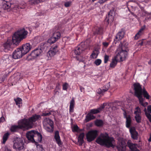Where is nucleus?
Masks as SVG:
<instances>
[{
  "instance_id": "nucleus-1",
  "label": "nucleus",
  "mask_w": 151,
  "mask_h": 151,
  "mask_svg": "<svg viewBox=\"0 0 151 151\" xmlns=\"http://www.w3.org/2000/svg\"><path fill=\"white\" fill-rule=\"evenodd\" d=\"M133 86L135 95L138 99L140 103L142 105L144 101L142 95L147 99H149L150 95L144 87L142 89L139 83H135Z\"/></svg>"
},
{
  "instance_id": "nucleus-2",
  "label": "nucleus",
  "mask_w": 151,
  "mask_h": 151,
  "mask_svg": "<svg viewBox=\"0 0 151 151\" xmlns=\"http://www.w3.org/2000/svg\"><path fill=\"white\" fill-rule=\"evenodd\" d=\"M40 115L35 114L29 119L24 118L19 121V124L21 129H27L32 128L33 122H35L41 118Z\"/></svg>"
},
{
  "instance_id": "nucleus-3",
  "label": "nucleus",
  "mask_w": 151,
  "mask_h": 151,
  "mask_svg": "<svg viewBox=\"0 0 151 151\" xmlns=\"http://www.w3.org/2000/svg\"><path fill=\"white\" fill-rule=\"evenodd\" d=\"M96 142L98 144L105 145L108 147H112L114 148L115 140L113 137H109L108 135H105L104 134H101L100 136L97 138Z\"/></svg>"
},
{
  "instance_id": "nucleus-4",
  "label": "nucleus",
  "mask_w": 151,
  "mask_h": 151,
  "mask_svg": "<svg viewBox=\"0 0 151 151\" xmlns=\"http://www.w3.org/2000/svg\"><path fill=\"white\" fill-rule=\"evenodd\" d=\"M28 32L24 28H23L15 32L12 37V43L17 45L23 39L27 37Z\"/></svg>"
},
{
  "instance_id": "nucleus-5",
  "label": "nucleus",
  "mask_w": 151,
  "mask_h": 151,
  "mask_svg": "<svg viewBox=\"0 0 151 151\" xmlns=\"http://www.w3.org/2000/svg\"><path fill=\"white\" fill-rule=\"evenodd\" d=\"M60 33L59 32H55L53 33L52 37L48 39L47 42L42 44V46H44L46 49L50 47V45L57 41L60 38Z\"/></svg>"
},
{
  "instance_id": "nucleus-6",
  "label": "nucleus",
  "mask_w": 151,
  "mask_h": 151,
  "mask_svg": "<svg viewBox=\"0 0 151 151\" xmlns=\"http://www.w3.org/2000/svg\"><path fill=\"white\" fill-rule=\"evenodd\" d=\"M127 56V52L126 50H123L122 47L117 49L116 55L115 57L118 60L120 61L124 60Z\"/></svg>"
},
{
  "instance_id": "nucleus-7",
  "label": "nucleus",
  "mask_w": 151,
  "mask_h": 151,
  "mask_svg": "<svg viewBox=\"0 0 151 151\" xmlns=\"http://www.w3.org/2000/svg\"><path fill=\"white\" fill-rule=\"evenodd\" d=\"M46 49L42 44L40 47L33 50L28 56V58L32 59L36 58L40 55L42 52V50Z\"/></svg>"
},
{
  "instance_id": "nucleus-8",
  "label": "nucleus",
  "mask_w": 151,
  "mask_h": 151,
  "mask_svg": "<svg viewBox=\"0 0 151 151\" xmlns=\"http://www.w3.org/2000/svg\"><path fill=\"white\" fill-rule=\"evenodd\" d=\"M24 145L22 139L17 137L14 139L13 147L17 150L20 151L24 149Z\"/></svg>"
},
{
  "instance_id": "nucleus-9",
  "label": "nucleus",
  "mask_w": 151,
  "mask_h": 151,
  "mask_svg": "<svg viewBox=\"0 0 151 151\" xmlns=\"http://www.w3.org/2000/svg\"><path fill=\"white\" fill-rule=\"evenodd\" d=\"M12 43L11 40H8L2 46H1L0 50L1 51L8 52L13 50Z\"/></svg>"
},
{
  "instance_id": "nucleus-10",
  "label": "nucleus",
  "mask_w": 151,
  "mask_h": 151,
  "mask_svg": "<svg viewBox=\"0 0 151 151\" xmlns=\"http://www.w3.org/2000/svg\"><path fill=\"white\" fill-rule=\"evenodd\" d=\"M97 130H92L86 134V138L88 141L91 142L98 135Z\"/></svg>"
},
{
  "instance_id": "nucleus-11",
  "label": "nucleus",
  "mask_w": 151,
  "mask_h": 151,
  "mask_svg": "<svg viewBox=\"0 0 151 151\" xmlns=\"http://www.w3.org/2000/svg\"><path fill=\"white\" fill-rule=\"evenodd\" d=\"M59 49L57 45H54L50 48V50L47 52L50 57H52L59 53Z\"/></svg>"
},
{
  "instance_id": "nucleus-12",
  "label": "nucleus",
  "mask_w": 151,
  "mask_h": 151,
  "mask_svg": "<svg viewBox=\"0 0 151 151\" xmlns=\"http://www.w3.org/2000/svg\"><path fill=\"white\" fill-rule=\"evenodd\" d=\"M23 52L21 48H18L15 50L12 54V57L14 59L21 58L24 55Z\"/></svg>"
},
{
  "instance_id": "nucleus-13",
  "label": "nucleus",
  "mask_w": 151,
  "mask_h": 151,
  "mask_svg": "<svg viewBox=\"0 0 151 151\" xmlns=\"http://www.w3.org/2000/svg\"><path fill=\"white\" fill-rule=\"evenodd\" d=\"M42 139V137L41 134L37 131H35L34 139H32L33 140V142H40Z\"/></svg>"
},
{
  "instance_id": "nucleus-14",
  "label": "nucleus",
  "mask_w": 151,
  "mask_h": 151,
  "mask_svg": "<svg viewBox=\"0 0 151 151\" xmlns=\"http://www.w3.org/2000/svg\"><path fill=\"white\" fill-rule=\"evenodd\" d=\"M114 12L113 10H110L108 14L106 16L105 20L107 21L108 23L112 22L114 20Z\"/></svg>"
},
{
  "instance_id": "nucleus-15",
  "label": "nucleus",
  "mask_w": 151,
  "mask_h": 151,
  "mask_svg": "<svg viewBox=\"0 0 151 151\" xmlns=\"http://www.w3.org/2000/svg\"><path fill=\"white\" fill-rule=\"evenodd\" d=\"M129 132L131 134V137L134 139L137 140L138 139V133L134 127L130 128Z\"/></svg>"
},
{
  "instance_id": "nucleus-16",
  "label": "nucleus",
  "mask_w": 151,
  "mask_h": 151,
  "mask_svg": "<svg viewBox=\"0 0 151 151\" xmlns=\"http://www.w3.org/2000/svg\"><path fill=\"white\" fill-rule=\"evenodd\" d=\"M89 41L87 40L85 42H82L81 44L78 46V47L80 48L82 52L84 51L86 49H87L89 46Z\"/></svg>"
},
{
  "instance_id": "nucleus-17",
  "label": "nucleus",
  "mask_w": 151,
  "mask_h": 151,
  "mask_svg": "<svg viewBox=\"0 0 151 151\" xmlns=\"http://www.w3.org/2000/svg\"><path fill=\"white\" fill-rule=\"evenodd\" d=\"M31 46L29 43H27L22 45L21 48L22 51L23 52L24 55H25L28 52L31 50Z\"/></svg>"
},
{
  "instance_id": "nucleus-18",
  "label": "nucleus",
  "mask_w": 151,
  "mask_h": 151,
  "mask_svg": "<svg viewBox=\"0 0 151 151\" xmlns=\"http://www.w3.org/2000/svg\"><path fill=\"white\" fill-rule=\"evenodd\" d=\"M125 32L124 30L122 29L119 32L116 36L115 39H114V42L116 44V42L122 39L124 37V35Z\"/></svg>"
},
{
  "instance_id": "nucleus-19",
  "label": "nucleus",
  "mask_w": 151,
  "mask_h": 151,
  "mask_svg": "<svg viewBox=\"0 0 151 151\" xmlns=\"http://www.w3.org/2000/svg\"><path fill=\"white\" fill-rule=\"evenodd\" d=\"M126 146V142L123 141L119 142L116 147L119 151H125Z\"/></svg>"
},
{
  "instance_id": "nucleus-20",
  "label": "nucleus",
  "mask_w": 151,
  "mask_h": 151,
  "mask_svg": "<svg viewBox=\"0 0 151 151\" xmlns=\"http://www.w3.org/2000/svg\"><path fill=\"white\" fill-rule=\"evenodd\" d=\"M11 7H12V8H13L14 4L9 1H4L3 2L1 8L4 9H8Z\"/></svg>"
},
{
  "instance_id": "nucleus-21",
  "label": "nucleus",
  "mask_w": 151,
  "mask_h": 151,
  "mask_svg": "<svg viewBox=\"0 0 151 151\" xmlns=\"http://www.w3.org/2000/svg\"><path fill=\"white\" fill-rule=\"evenodd\" d=\"M35 130H31L28 132L26 134V136L27 139L33 142V140L32 139H34Z\"/></svg>"
},
{
  "instance_id": "nucleus-22",
  "label": "nucleus",
  "mask_w": 151,
  "mask_h": 151,
  "mask_svg": "<svg viewBox=\"0 0 151 151\" xmlns=\"http://www.w3.org/2000/svg\"><path fill=\"white\" fill-rule=\"evenodd\" d=\"M127 145L132 151H134L137 148V145L132 143L130 140H129L127 142Z\"/></svg>"
},
{
  "instance_id": "nucleus-23",
  "label": "nucleus",
  "mask_w": 151,
  "mask_h": 151,
  "mask_svg": "<svg viewBox=\"0 0 151 151\" xmlns=\"http://www.w3.org/2000/svg\"><path fill=\"white\" fill-rule=\"evenodd\" d=\"M84 137V134L83 133H81L78 138V144L79 145L82 146L83 144L84 143L83 138Z\"/></svg>"
},
{
  "instance_id": "nucleus-24",
  "label": "nucleus",
  "mask_w": 151,
  "mask_h": 151,
  "mask_svg": "<svg viewBox=\"0 0 151 151\" xmlns=\"http://www.w3.org/2000/svg\"><path fill=\"white\" fill-rule=\"evenodd\" d=\"M54 137L58 144L59 145H61L62 143L60 139V137L59 135V132L58 131H55V132Z\"/></svg>"
},
{
  "instance_id": "nucleus-25",
  "label": "nucleus",
  "mask_w": 151,
  "mask_h": 151,
  "mask_svg": "<svg viewBox=\"0 0 151 151\" xmlns=\"http://www.w3.org/2000/svg\"><path fill=\"white\" fill-rule=\"evenodd\" d=\"M44 126L49 125H53V122L49 118H46L44 119L43 122Z\"/></svg>"
},
{
  "instance_id": "nucleus-26",
  "label": "nucleus",
  "mask_w": 151,
  "mask_h": 151,
  "mask_svg": "<svg viewBox=\"0 0 151 151\" xmlns=\"http://www.w3.org/2000/svg\"><path fill=\"white\" fill-rule=\"evenodd\" d=\"M145 27L144 26L143 27H142L138 32L135 35L134 37V39L135 40L138 39L142 35V32L145 29Z\"/></svg>"
},
{
  "instance_id": "nucleus-27",
  "label": "nucleus",
  "mask_w": 151,
  "mask_h": 151,
  "mask_svg": "<svg viewBox=\"0 0 151 151\" xmlns=\"http://www.w3.org/2000/svg\"><path fill=\"white\" fill-rule=\"evenodd\" d=\"M126 126L127 128H129L131 126L132 123V120L131 117L129 115H128V117L126 118Z\"/></svg>"
},
{
  "instance_id": "nucleus-28",
  "label": "nucleus",
  "mask_w": 151,
  "mask_h": 151,
  "mask_svg": "<svg viewBox=\"0 0 151 151\" xmlns=\"http://www.w3.org/2000/svg\"><path fill=\"white\" fill-rule=\"evenodd\" d=\"M73 55H79L82 53L83 52L82 51L80 50V48L78 47H76L75 49L73 51Z\"/></svg>"
},
{
  "instance_id": "nucleus-29",
  "label": "nucleus",
  "mask_w": 151,
  "mask_h": 151,
  "mask_svg": "<svg viewBox=\"0 0 151 151\" xmlns=\"http://www.w3.org/2000/svg\"><path fill=\"white\" fill-rule=\"evenodd\" d=\"M75 104L74 99L73 98H72L71 100L70 101L69 111L71 113L73 111V109Z\"/></svg>"
},
{
  "instance_id": "nucleus-30",
  "label": "nucleus",
  "mask_w": 151,
  "mask_h": 151,
  "mask_svg": "<svg viewBox=\"0 0 151 151\" xmlns=\"http://www.w3.org/2000/svg\"><path fill=\"white\" fill-rule=\"evenodd\" d=\"M95 117L90 113L88 114L86 116L85 120L86 122H88L92 119H94Z\"/></svg>"
},
{
  "instance_id": "nucleus-31",
  "label": "nucleus",
  "mask_w": 151,
  "mask_h": 151,
  "mask_svg": "<svg viewBox=\"0 0 151 151\" xmlns=\"http://www.w3.org/2000/svg\"><path fill=\"white\" fill-rule=\"evenodd\" d=\"M44 127L47 131L50 132H53L54 128L53 125H49L44 126Z\"/></svg>"
},
{
  "instance_id": "nucleus-32",
  "label": "nucleus",
  "mask_w": 151,
  "mask_h": 151,
  "mask_svg": "<svg viewBox=\"0 0 151 151\" xmlns=\"http://www.w3.org/2000/svg\"><path fill=\"white\" fill-rule=\"evenodd\" d=\"M19 126V124H18V125H14L12 126L10 128L11 132H16L19 129H21Z\"/></svg>"
},
{
  "instance_id": "nucleus-33",
  "label": "nucleus",
  "mask_w": 151,
  "mask_h": 151,
  "mask_svg": "<svg viewBox=\"0 0 151 151\" xmlns=\"http://www.w3.org/2000/svg\"><path fill=\"white\" fill-rule=\"evenodd\" d=\"M99 53V52L98 50H95L91 55V58H96L97 57Z\"/></svg>"
},
{
  "instance_id": "nucleus-34",
  "label": "nucleus",
  "mask_w": 151,
  "mask_h": 151,
  "mask_svg": "<svg viewBox=\"0 0 151 151\" xmlns=\"http://www.w3.org/2000/svg\"><path fill=\"white\" fill-rule=\"evenodd\" d=\"M118 60L115 57L114 58L112 59L111 62L110 63V67L111 68H114L116 65Z\"/></svg>"
},
{
  "instance_id": "nucleus-35",
  "label": "nucleus",
  "mask_w": 151,
  "mask_h": 151,
  "mask_svg": "<svg viewBox=\"0 0 151 151\" xmlns=\"http://www.w3.org/2000/svg\"><path fill=\"white\" fill-rule=\"evenodd\" d=\"M26 6V3L24 1L22 2L18 6H16L14 7V8H16L17 7L18 9H19L24 8Z\"/></svg>"
},
{
  "instance_id": "nucleus-36",
  "label": "nucleus",
  "mask_w": 151,
  "mask_h": 151,
  "mask_svg": "<svg viewBox=\"0 0 151 151\" xmlns=\"http://www.w3.org/2000/svg\"><path fill=\"white\" fill-rule=\"evenodd\" d=\"M134 118L135 119L136 122L137 123H140L141 122L142 117L140 114H136L135 115Z\"/></svg>"
},
{
  "instance_id": "nucleus-37",
  "label": "nucleus",
  "mask_w": 151,
  "mask_h": 151,
  "mask_svg": "<svg viewBox=\"0 0 151 151\" xmlns=\"http://www.w3.org/2000/svg\"><path fill=\"white\" fill-rule=\"evenodd\" d=\"M14 100L16 105H18V107L20 108V104L22 105V99L20 98H17V99H14Z\"/></svg>"
},
{
  "instance_id": "nucleus-38",
  "label": "nucleus",
  "mask_w": 151,
  "mask_h": 151,
  "mask_svg": "<svg viewBox=\"0 0 151 151\" xmlns=\"http://www.w3.org/2000/svg\"><path fill=\"white\" fill-rule=\"evenodd\" d=\"M9 134L8 132L5 133L3 137V143L5 144L9 138Z\"/></svg>"
},
{
  "instance_id": "nucleus-39",
  "label": "nucleus",
  "mask_w": 151,
  "mask_h": 151,
  "mask_svg": "<svg viewBox=\"0 0 151 151\" xmlns=\"http://www.w3.org/2000/svg\"><path fill=\"white\" fill-rule=\"evenodd\" d=\"M95 124L97 126L101 127L103 125V122L101 120H97L95 122Z\"/></svg>"
},
{
  "instance_id": "nucleus-40",
  "label": "nucleus",
  "mask_w": 151,
  "mask_h": 151,
  "mask_svg": "<svg viewBox=\"0 0 151 151\" xmlns=\"http://www.w3.org/2000/svg\"><path fill=\"white\" fill-rule=\"evenodd\" d=\"M40 3L39 0H29V4L32 5H35Z\"/></svg>"
},
{
  "instance_id": "nucleus-41",
  "label": "nucleus",
  "mask_w": 151,
  "mask_h": 151,
  "mask_svg": "<svg viewBox=\"0 0 151 151\" xmlns=\"http://www.w3.org/2000/svg\"><path fill=\"white\" fill-rule=\"evenodd\" d=\"M40 3L39 0H29V4L32 5H35Z\"/></svg>"
},
{
  "instance_id": "nucleus-42",
  "label": "nucleus",
  "mask_w": 151,
  "mask_h": 151,
  "mask_svg": "<svg viewBox=\"0 0 151 151\" xmlns=\"http://www.w3.org/2000/svg\"><path fill=\"white\" fill-rule=\"evenodd\" d=\"M102 31V29L101 27H98L96 29V30L94 34H101V33Z\"/></svg>"
},
{
  "instance_id": "nucleus-43",
  "label": "nucleus",
  "mask_w": 151,
  "mask_h": 151,
  "mask_svg": "<svg viewBox=\"0 0 151 151\" xmlns=\"http://www.w3.org/2000/svg\"><path fill=\"white\" fill-rule=\"evenodd\" d=\"M110 82L109 83L105 85V86L103 87V88L104 92L107 91L110 88Z\"/></svg>"
},
{
  "instance_id": "nucleus-44",
  "label": "nucleus",
  "mask_w": 151,
  "mask_h": 151,
  "mask_svg": "<svg viewBox=\"0 0 151 151\" xmlns=\"http://www.w3.org/2000/svg\"><path fill=\"white\" fill-rule=\"evenodd\" d=\"M100 111L98 109H93L90 110V113L91 114H95L99 113Z\"/></svg>"
},
{
  "instance_id": "nucleus-45",
  "label": "nucleus",
  "mask_w": 151,
  "mask_h": 151,
  "mask_svg": "<svg viewBox=\"0 0 151 151\" xmlns=\"http://www.w3.org/2000/svg\"><path fill=\"white\" fill-rule=\"evenodd\" d=\"M136 110L134 111V113L135 115L136 114H140L141 111L140 108L137 107L135 109Z\"/></svg>"
},
{
  "instance_id": "nucleus-46",
  "label": "nucleus",
  "mask_w": 151,
  "mask_h": 151,
  "mask_svg": "<svg viewBox=\"0 0 151 151\" xmlns=\"http://www.w3.org/2000/svg\"><path fill=\"white\" fill-rule=\"evenodd\" d=\"M14 78L17 81H18L20 78V76L19 73H17L14 75Z\"/></svg>"
},
{
  "instance_id": "nucleus-47",
  "label": "nucleus",
  "mask_w": 151,
  "mask_h": 151,
  "mask_svg": "<svg viewBox=\"0 0 151 151\" xmlns=\"http://www.w3.org/2000/svg\"><path fill=\"white\" fill-rule=\"evenodd\" d=\"M150 114L147 113L146 111L145 112V114L147 117L149 119L150 122H151V115Z\"/></svg>"
},
{
  "instance_id": "nucleus-48",
  "label": "nucleus",
  "mask_w": 151,
  "mask_h": 151,
  "mask_svg": "<svg viewBox=\"0 0 151 151\" xmlns=\"http://www.w3.org/2000/svg\"><path fill=\"white\" fill-rule=\"evenodd\" d=\"M101 63V60L100 59H97L96 60L94 63L97 66L99 65Z\"/></svg>"
},
{
  "instance_id": "nucleus-49",
  "label": "nucleus",
  "mask_w": 151,
  "mask_h": 151,
  "mask_svg": "<svg viewBox=\"0 0 151 151\" xmlns=\"http://www.w3.org/2000/svg\"><path fill=\"white\" fill-rule=\"evenodd\" d=\"M9 55H4L2 57V60L5 61H8L9 60Z\"/></svg>"
},
{
  "instance_id": "nucleus-50",
  "label": "nucleus",
  "mask_w": 151,
  "mask_h": 151,
  "mask_svg": "<svg viewBox=\"0 0 151 151\" xmlns=\"http://www.w3.org/2000/svg\"><path fill=\"white\" fill-rule=\"evenodd\" d=\"M109 56L107 55H105L104 57V63H106L109 59Z\"/></svg>"
},
{
  "instance_id": "nucleus-51",
  "label": "nucleus",
  "mask_w": 151,
  "mask_h": 151,
  "mask_svg": "<svg viewBox=\"0 0 151 151\" xmlns=\"http://www.w3.org/2000/svg\"><path fill=\"white\" fill-rule=\"evenodd\" d=\"M68 84L66 83H65L63 86V89L64 90H66L67 87L68 86Z\"/></svg>"
},
{
  "instance_id": "nucleus-52",
  "label": "nucleus",
  "mask_w": 151,
  "mask_h": 151,
  "mask_svg": "<svg viewBox=\"0 0 151 151\" xmlns=\"http://www.w3.org/2000/svg\"><path fill=\"white\" fill-rule=\"evenodd\" d=\"M78 127L77 125H76L74 126L73 129V131L74 132H77L78 130Z\"/></svg>"
},
{
  "instance_id": "nucleus-53",
  "label": "nucleus",
  "mask_w": 151,
  "mask_h": 151,
  "mask_svg": "<svg viewBox=\"0 0 151 151\" xmlns=\"http://www.w3.org/2000/svg\"><path fill=\"white\" fill-rule=\"evenodd\" d=\"M51 114V113L50 112L43 113L42 114V116H49Z\"/></svg>"
},
{
  "instance_id": "nucleus-54",
  "label": "nucleus",
  "mask_w": 151,
  "mask_h": 151,
  "mask_svg": "<svg viewBox=\"0 0 151 151\" xmlns=\"http://www.w3.org/2000/svg\"><path fill=\"white\" fill-rule=\"evenodd\" d=\"M147 110L148 112V113H151V105L148 106Z\"/></svg>"
},
{
  "instance_id": "nucleus-55",
  "label": "nucleus",
  "mask_w": 151,
  "mask_h": 151,
  "mask_svg": "<svg viewBox=\"0 0 151 151\" xmlns=\"http://www.w3.org/2000/svg\"><path fill=\"white\" fill-rule=\"evenodd\" d=\"M104 91L102 89H98V93L99 94H103L104 93Z\"/></svg>"
},
{
  "instance_id": "nucleus-56",
  "label": "nucleus",
  "mask_w": 151,
  "mask_h": 151,
  "mask_svg": "<svg viewBox=\"0 0 151 151\" xmlns=\"http://www.w3.org/2000/svg\"><path fill=\"white\" fill-rule=\"evenodd\" d=\"M102 44L104 47H106L108 46L109 43L106 42H104L102 43Z\"/></svg>"
},
{
  "instance_id": "nucleus-57",
  "label": "nucleus",
  "mask_w": 151,
  "mask_h": 151,
  "mask_svg": "<svg viewBox=\"0 0 151 151\" xmlns=\"http://www.w3.org/2000/svg\"><path fill=\"white\" fill-rule=\"evenodd\" d=\"M123 110L124 111V113H123L124 117L126 119V118H127L128 117L129 115L127 116V113H126V111L124 110Z\"/></svg>"
},
{
  "instance_id": "nucleus-58",
  "label": "nucleus",
  "mask_w": 151,
  "mask_h": 151,
  "mask_svg": "<svg viewBox=\"0 0 151 151\" xmlns=\"http://www.w3.org/2000/svg\"><path fill=\"white\" fill-rule=\"evenodd\" d=\"M70 4V2H66L65 4V6L66 7H69Z\"/></svg>"
},
{
  "instance_id": "nucleus-59",
  "label": "nucleus",
  "mask_w": 151,
  "mask_h": 151,
  "mask_svg": "<svg viewBox=\"0 0 151 151\" xmlns=\"http://www.w3.org/2000/svg\"><path fill=\"white\" fill-rule=\"evenodd\" d=\"M5 121V118L3 116L0 118V123L3 122Z\"/></svg>"
},
{
  "instance_id": "nucleus-60",
  "label": "nucleus",
  "mask_w": 151,
  "mask_h": 151,
  "mask_svg": "<svg viewBox=\"0 0 151 151\" xmlns=\"http://www.w3.org/2000/svg\"><path fill=\"white\" fill-rule=\"evenodd\" d=\"M4 151H12L11 150L9 149L7 146H5L4 147Z\"/></svg>"
},
{
  "instance_id": "nucleus-61",
  "label": "nucleus",
  "mask_w": 151,
  "mask_h": 151,
  "mask_svg": "<svg viewBox=\"0 0 151 151\" xmlns=\"http://www.w3.org/2000/svg\"><path fill=\"white\" fill-rule=\"evenodd\" d=\"M104 108V105H103V106H101L99 108H98V109L99 110V111L100 112Z\"/></svg>"
},
{
  "instance_id": "nucleus-62",
  "label": "nucleus",
  "mask_w": 151,
  "mask_h": 151,
  "mask_svg": "<svg viewBox=\"0 0 151 151\" xmlns=\"http://www.w3.org/2000/svg\"><path fill=\"white\" fill-rule=\"evenodd\" d=\"M5 79V77H3L2 78H0V83H2L3 82Z\"/></svg>"
},
{
  "instance_id": "nucleus-63",
  "label": "nucleus",
  "mask_w": 151,
  "mask_h": 151,
  "mask_svg": "<svg viewBox=\"0 0 151 151\" xmlns=\"http://www.w3.org/2000/svg\"><path fill=\"white\" fill-rule=\"evenodd\" d=\"M144 12L145 14H147V16L150 15L151 14V12H148L147 11H144Z\"/></svg>"
},
{
  "instance_id": "nucleus-64",
  "label": "nucleus",
  "mask_w": 151,
  "mask_h": 151,
  "mask_svg": "<svg viewBox=\"0 0 151 151\" xmlns=\"http://www.w3.org/2000/svg\"><path fill=\"white\" fill-rule=\"evenodd\" d=\"M149 142H151V134L150 135V137L148 140Z\"/></svg>"
}]
</instances>
